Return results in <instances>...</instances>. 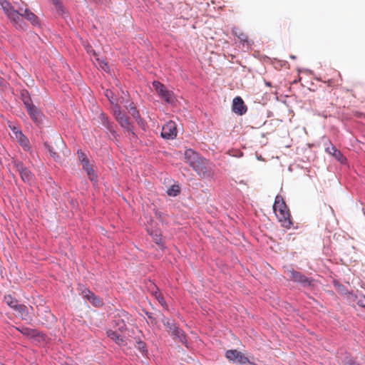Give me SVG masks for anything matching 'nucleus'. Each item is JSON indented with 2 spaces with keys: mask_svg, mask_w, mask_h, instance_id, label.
Returning <instances> with one entry per match:
<instances>
[{
  "mask_svg": "<svg viewBox=\"0 0 365 365\" xmlns=\"http://www.w3.org/2000/svg\"><path fill=\"white\" fill-rule=\"evenodd\" d=\"M273 210L282 225L289 229L292 225L291 215L283 197L281 195H277L273 205Z\"/></svg>",
  "mask_w": 365,
  "mask_h": 365,
  "instance_id": "nucleus-1",
  "label": "nucleus"
},
{
  "mask_svg": "<svg viewBox=\"0 0 365 365\" xmlns=\"http://www.w3.org/2000/svg\"><path fill=\"white\" fill-rule=\"evenodd\" d=\"M193 170L198 174V175L203 179H207L212 178L214 175V172L212 168V164L205 158H202L201 160L195 165Z\"/></svg>",
  "mask_w": 365,
  "mask_h": 365,
  "instance_id": "nucleus-2",
  "label": "nucleus"
},
{
  "mask_svg": "<svg viewBox=\"0 0 365 365\" xmlns=\"http://www.w3.org/2000/svg\"><path fill=\"white\" fill-rule=\"evenodd\" d=\"M0 5L7 18L17 26L19 21L20 8L18 10L14 9L11 4L7 0H0Z\"/></svg>",
  "mask_w": 365,
  "mask_h": 365,
  "instance_id": "nucleus-3",
  "label": "nucleus"
},
{
  "mask_svg": "<svg viewBox=\"0 0 365 365\" xmlns=\"http://www.w3.org/2000/svg\"><path fill=\"white\" fill-rule=\"evenodd\" d=\"M153 86L158 94L168 103L173 102V93L168 91L166 87L159 81H153Z\"/></svg>",
  "mask_w": 365,
  "mask_h": 365,
  "instance_id": "nucleus-4",
  "label": "nucleus"
},
{
  "mask_svg": "<svg viewBox=\"0 0 365 365\" xmlns=\"http://www.w3.org/2000/svg\"><path fill=\"white\" fill-rule=\"evenodd\" d=\"M14 165L24 182L29 183L34 180V175L21 162L14 161Z\"/></svg>",
  "mask_w": 365,
  "mask_h": 365,
  "instance_id": "nucleus-5",
  "label": "nucleus"
},
{
  "mask_svg": "<svg viewBox=\"0 0 365 365\" xmlns=\"http://www.w3.org/2000/svg\"><path fill=\"white\" fill-rule=\"evenodd\" d=\"M130 315L125 311H121L118 313L113 320V325L118 328L120 331H123L126 328V323L128 322Z\"/></svg>",
  "mask_w": 365,
  "mask_h": 365,
  "instance_id": "nucleus-6",
  "label": "nucleus"
},
{
  "mask_svg": "<svg viewBox=\"0 0 365 365\" xmlns=\"http://www.w3.org/2000/svg\"><path fill=\"white\" fill-rule=\"evenodd\" d=\"M178 130L174 121H169L163 125L161 136L165 139H173L177 136Z\"/></svg>",
  "mask_w": 365,
  "mask_h": 365,
  "instance_id": "nucleus-7",
  "label": "nucleus"
},
{
  "mask_svg": "<svg viewBox=\"0 0 365 365\" xmlns=\"http://www.w3.org/2000/svg\"><path fill=\"white\" fill-rule=\"evenodd\" d=\"M225 356L230 361L237 362L240 364H245L250 362L248 358L236 349L227 351Z\"/></svg>",
  "mask_w": 365,
  "mask_h": 365,
  "instance_id": "nucleus-8",
  "label": "nucleus"
},
{
  "mask_svg": "<svg viewBox=\"0 0 365 365\" xmlns=\"http://www.w3.org/2000/svg\"><path fill=\"white\" fill-rule=\"evenodd\" d=\"M184 155L185 162L188 163L192 168H195V165H197L202 158V157H201L192 149H187L185 151Z\"/></svg>",
  "mask_w": 365,
  "mask_h": 365,
  "instance_id": "nucleus-9",
  "label": "nucleus"
},
{
  "mask_svg": "<svg viewBox=\"0 0 365 365\" xmlns=\"http://www.w3.org/2000/svg\"><path fill=\"white\" fill-rule=\"evenodd\" d=\"M287 274L295 282L300 283L304 286L311 285L312 280L299 272L291 269L287 271Z\"/></svg>",
  "mask_w": 365,
  "mask_h": 365,
  "instance_id": "nucleus-10",
  "label": "nucleus"
},
{
  "mask_svg": "<svg viewBox=\"0 0 365 365\" xmlns=\"http://www.w3.org/2000/svg\"><path fill=\"white\" fill-rule=\"evenodd\" d=\"M83 295V297L88 299L94 307H99L103 304V300L88 289L84 290Z\"/></svg>",
  "mask_w": 365,
  "mask_h": 365,
  "instance_id": "nucleus-11",
  "label": "nucleus"
},
{
  "mask_svg": "<svg viewBox=\"0 0 365 365\" xmlns=\"http://www.w3.org/2000/svg\"><path fill=\"white\" fill-rule=\"evenodd\" d=\"M232 110L239 115H242L246 113L247 108L245 106L244 101L240 97H235L233 99Z\"/></svg>",
  "mask_w": 365,
  "mask_h": 365,
  "instance_id": "nucleus-12",
  "label": "nucleus"
},
{
  "mask_svg": "<svg viewBox=\"0 0 365 365\" xmlns=\"http://www.w3.org/2000/svg\"><path fill=\"white\" fill-rule=\"evenodd\" d=\"M31 119L36 123L42 121L43 114L34 104L26 108Z\"/></svg>",
  "mask_w": 365,
  "mask_h": 365,
  "instance_id": "nucleus-13",
  "label": "nucleus"
},
{
  "mask_svg": "<svg viewBox=\"0 0 365 365\" xmlns=\"http://www.w3.org/2000/svg\"><path fill=\"white\" fill-rule=\"evenodd\" d=\"M22 16L29 21L33 25H38L39 24L38 19L36 16L35 14H34L32 11H31L28 9H25L23 10L20 8V14L19 17Z\"/></svg>",
  "mask_w": 365,
  "mask_h": 365,
  "instance_id": "nucleus-14",
  "label": "nucleus"
},
{
  "mask_svg": "<svg viewBox=\"0 0 365 365\" xmlns=\"http://www.w3.org/2000/svg\"><path fill=\"white\" fill-rule=\"evenodd\" d=\"M83 169L86 172L88 178L91 181L96 180V175L93 169L92 165L90 163L89 160L81 163Z\"/></svg>",
  "mask_w": 365,
  "mask_h": 365,
  "instance_id": "nucleus-15",
  "label": "nucleus"
},
{
  "mask_svg": "<svg viewBox=\"0 0 365 365\" xmlns=\"http://www.w3.org/2000/svg\"><path fill=\"white\" fill-rule=\"evenodd\" d=\"M14 138L19 142L21 146L26 151L29 150L31 148L30 143L28 138L24 135L22 132L17 133Z\"/></svg>",
  "mask_w": 365,
  "mask_h": 365,
  "instance_id": "nucleus-16",
  "label": "nucleus"
},
{
  "mask_svg": "<svg viewBox=\"0 0 365 365\" xmlns=\"http://www.w3.org/2000/svg\"><path fill=\"white\" fill-rule=\"evenodd\" d=\"M173 339L178 340L180 342L186 344V336L182 330L180 329L178 327L170 332Z\"/></svg>",
  "mask_w": 365,
  "mask_h": 365,
  "instance_id": "nucleus-17",
  "label": "nucleus"
},
{
  "mask_svg": "<svg viewBox=\"0 0 365 365\" xmlns=\"http://www.w3.org/2000/svg\"><path fill=\"white\" fill-rule=\"evenodd\" d=\"M115 119L123 128L127 129L128 131L131 130L129 118L125 113H118Z\"/></svg>",
  "mask_w": 365,
  "mask_h": 365,
  "instance_id": "nucleus-18",
  "label": "nucleus"
},
{
  "mask_svg": "<svg viewBox=\"0 0 365 365\" xmlns=\"http://www.w3.org/2000/svg\"><path fill=\"white\" fill-rule=\"evenodd\" d=\"M107 336L119 345L123 343V339L117 331L108 330L107 331Z\"/></svg>",
  "mask_w": 365,
  "mask_h": 365,
  "instance_id": "nucleus-19",
  "label": "nucleus"
},
{
  "mask_svg": "<svg viewBox=\"0 0 365 365\" xmlns=\"http://www.w3.org/2000/svg\"><path fill=\"white\" fill-rule=\"evenodd\" d=\"M4 301L8 306H9L14 310L16 309V308L19 304L18 300L10 294L5 295L4 297Z\"/></svg>",
  "mask_w": 365,
  "mask_h": 365,
  "instance_id": "nucleus-20",
  "label": "nucleus"
},
{
  "mask_svg": "<svg viewBox=\"0 0 365 365\" xmlns=\"http://www.w3.org/2000/svg\"><path fill=\"white\" fill-rule=\"evenodd\" d=\"M16 312H17L18 314L23 319H26L29 316V310L26 305L22 304H19L16 309H14Z\"/></svg>",
  "mask_w": 365,
  "mask_h": 365,
  "instance_id": "nucleus-21",
  "label": "nucleus"
},
{
  "mask_svg": "<svg viewBox=\"0 0 365 365\" xmlns=\"http://www.w3.org/2000/svg\"><path fill=\"white\" fill-rule=\"evenodd\" d=\"M21 334L25 336L35 337L37 336V331L26 327H21L17 329Z\"/></svg>",
  "mask_w": 365,
  "mask_h": 365,
  "instance_id": "nucleus-22",
  "label": "nucleus"
},
{
  "mask_svg": "<svg viewBox=\"0 0 365 365\" xmlns=\"http://www.w3.org/2000/svg\"><path fill=\"white\" fill-rule=\"evenodd\" d=\"M326 152L334 156L338 160H340L343 157L341 152L332 144L326 148Z\"/></svg>",
  "mask_w": 365,
  "mask_h": 365,
  "instance_id": "nucleus-23",
  "label": "nucleus"
},
{
  "mask_svg": "<svg viewBox=\"0 0 365 365\" xmlns=\"http://www.w3.org/2000/svg\"><path fill=\"white\" fill-rule=\"evenodd\" d=\"M128 110L130 115L138 122L141 120L140 115L135 106L133 103H130L128 107Z\"/></svg>",
  "mask_w": 365,
  "mask_h": 365,
  "instance_id": "nucleus-24",
  "label": "nucleus"
},
{
  "mask_svg": "<svg viewBox=\"0 0 365 365\" xmlns=\"http://www.w3.org/2000/svg\"><path fill=\"white\" fill-rule=\"evenodd\" d=\"M234 34L237 36V38L240 40V41L243 43H247V44H250V41L249 38L246 34L241 31L239 29H236L233 31Z\"/></svg>",
  "mask_w": 365,
  "mask_h": 365,
  "instance_id": "nucleus-25",
  "label": "nucleus"
},
{
  "mask_svg": "<svg viewBox=\"0 0 365 365\" xmlns=\"http://www.w3.org/2000/svg\"><path fill=\"white\" fill-rule=\"evenodd\" d=\"M21 100L25 106L26 108L29 107V106L32 105V100L26 91H24L21 93Z\"/></svg>",
  "mask_w": 365,
  "mask_h": 365,
  "instance_id": "nucleus-26",
  "label": "nucleus"
},
{
  "mask_svg": "<svg viewBox=\"0 0 365 365\" xmlns=\"http://www.w3.org/2000/svg\"><path fill=\"white\" fill-rule=\"evenodd\" d=\"M101 119L103 125H105L110 132L114 133L113 123L108 121V117L103 113L101 114Z\"/></svg>",
  "mask_w": 365,
  "mask_h": 365,
  "instance_id": "nucleus-27",
  "label": "nucleus"
},
{
  "mask_svg": "<svg viewBox=\"0 0 365 365\" xmlns=\"http://www.w3.org/2000/svg\"><path fill=\"white\" fill-rule=\"evenodd\" d=\"M153 295L155 296V297L156 298V299L158 300L159 304H160L161 306H163L165 309H168L167 304L163 297L162 296L161 293L158 291V289L155 292H153Z\"/></svg>",
  "mask_w": 365,
  "mask_h": 365,
  "instance_id": "nucleus-28",
  "label": "nucleus"
},
{
  "mask_svg": "<svg viewBox=\"0 0 365 365\" xmlns=\"http://www.w3.org/2000/svg\"><path fill=\"white\" fill-rule=\"evenodd\" d=\"M162 322L163 324L168 328V331L169 333H170L177 327V326L168 318H163Z\"/></svg>",
  "mask_w": 365,
  "mask_h": 365,
  "instance_id": "nucleus-29",
  "label": "nucleus"
},
{
  "mask_svg": "<svg viewBox=\"0 0 365 365\" xmlns=\"http://www.w3.org/2000/svg\"><path fill=\"white\" fill-rule=\"evenodd\" d=\"M167 193L169 196L175 197L180 193V187L176 185H172L167 190Z\"/></svg>",
  "mask_w": 365,
  "mask_h": 365,
  "instance_id": "nucleus-30",
  "label": "nucleus"
},
{
  "mask_svg": "<svg viewBox=\"0 0 365 365\" xmlns=\"http://www.w3.org/2000/svg\"><path fill=\"white\" fill-rule=\"evenodd\" d=\"M44 146L47 148L48 151L49 152L51 156L55 160H58L59 158L58 155L57 153L54 150L53 148L48 143H45Z\"/></svg>",
  "mask_w": 365,
  "mask_h": 365,
  "instance_id": "nucleus-31",
  "label": "nucleus"
},
{
  "mask_svg": "<svg viewBox=\"0 0 365 365\" xmlns=\"http://www.w3.org/2000/svg\"><path fill=\"white\" fill-rule=\"evenodd\" d=\"M97 61L98 62V65L99 66L106 72H108L109 71V67H108V63L107 61H104V60H101L99 58H97Z\"/></svg>",
  "mask_w": 365,
  "mask_h": 365,
  "instance_id": "nucleus-32",
  "label": "nucleus"
},
{
  "mask_svg": "<svg viewBox=\"0 0 365 365\" xmlns=\"http://www.w3.org/2000/svg\"><path fill=\"white\" fill-rule=\"evenodd\" d=\"M77 155L78 158L81 163L88 160L86 155L81 150H78Z\"/></svg>",
  "mask_w": 365,
  "mask_h": 365,
  "instance_id": "nucleus-33",
  "label": "nucleus"
},
{
  "mask_svg": "<svg viewBox=\"0 0 365 365\" xmlns=\"http://www.w3.org/2000/svg\"><path fill=\"white\" fill-rule=\"evenodd\" d=\"M135 347L142 352L146 351V344L142 341H137Z\"/></svg>",
  "mask_w": 365,
  "mask_h": 365,
  "instance_id": "nucleus-34",
  "label": "nucleus"
},
{
  "mask_svg": "<svg viewBox=\"0 0 365 365\" xmlns=\"http://www.w3.org/2000/svg\"><path fill=\"white\" fill-rule=\"evenodd\" d=\"M106 96L108 98V99L112 104L115 103L114 95H113V93L112 92V91L106 90Z\"/></svg>",
  "mask_w": 365,
  "mask_h": 365,
  "instance_id": "nucleus-35",
  "label": "nucleus"
},
{
  "mask_svg": "<svg viewBox=\"0 0 365 365\" xmlns=\"http://www.w3.org/2000/svg\"><path fill=\"white\" fill-rule=\"evenodd\" d=\"M123 114V113L120 110V106L116 103L113 108V114L115 117L116 118L118 114Z\"/></svg>",
  "mask_w": 365,
  "mask_h": 365,
  "instance_id": "nucleus-36",
  "label": "nucleus"
},
{
  "mask_svg": "<svg viewBox=\"0 0 365 365\" xmlns=\"http://www.w3.org/2000/svg\"><path fill=\"white\" fill-rule=\"evenodd\" d=\"M9 127L13 132L14 138H15L16 135H18L17 133H21V131L17 127H16L14 125H13V126L10 125Z\"/></svg>",
  "mask_w": 365,
  "mask_h": 365,
  "instance_id": "nucleus-37",
  "label": "nucleus"
},
{
  "mask_svg": "<svg viewBox=\"0 0 365 365\" xmlns=\"http://www.w3.org/2000/svg\"><path fill=\"white\" fill-rule=\"evenodd\" d=\"M53 3L56 5L57 9L60 10L62 9V5L60 0H52Z\"/></svg>",
  "mask_w": 365,
  "mask_h": 365,
  "instance_id": "nucleus-38",
  "label": "nucleus"
},
{
  "mask_svg": "<svg viewBox=\"0 0 365 365\" xmlns=\"http://www.w3.org/2000/svg\"><path fill=\"white\" fill-rule=\"evenodd\" d=\"M155 242L158 245H160L162 242V239L160 235H155L153 237Z\"/></svg>",
  "mask_w": 365,
  "mask_h": 365,
  "instance_id": "nucleus-39",
  "label": "nucleus"
},
{
  "mask_svg": "<svg viewBox=\"0 0 365 365\" xmlns=\"http://www.w3.org/2000/svg\"><path fill=\"white\" fill-rule=\"evenodd\" d=\"M358 304L363 307H365V297H364L363 299H360L359 302H358Z\"/></svg>",
  "mask_w": 365,
  "mask_h": 365,
  "instance_id": "nucleus-40",
  "label": "nucleus"
},
{
  "mask_svg": "<svg viewBox=\"0 0 365 365\" xmlns=\"http://www.w3.org/2000/svg\"><path fill=\"white\" fill-rule=\"evenodd\" d=\"M56 143H58V144H61L62 145H64L63 141L61 139V138H58Z\"/></svg>",
  "mask_w": 365,
  "mask_h": 365,
  "instance_id": "nucleus-41",
  "label": "nucleus"
},
{
  "mask_svg": "<svg viewBox=\"0 0 365 365\" xmlns=\"http://www.w3.org/2000/svg\"><path fill=\"white\" fill-rule=\"evenodd\" d=\"M346 365H358V364L354 362H347Z\"/></svg>",
  "mask_w": 365,
  "mask_h": 365,
  "instance_id": "nucleus-42",
  "label": "nucleus"
},
{
  "mask_svg": "<svg viewBox=\"0 0 365 365\" xmlns=\"http://www.w3.org/2000/svg\"><path fill=\"white\" fill-rule=\"evenodd\" d=\"M3 84V79L0 77V86Z\"/></svg>",
  "mask_w": 365,
  "mask_h": 365,
  "instance_id": "nucleus-43",
  "label": "nucleus"
},
{
  "mask_svg": "<svg viewBox=\"0 0 365 365\" xmlns=\"http://www.w3.org/2000/svg\"><path fill=\"white\" fill-rule=\"evenodd\" d=\"M265 83H266V85H267V86H271V83H270V82H266Z\"/></svg>",
  "mask_w": 365,
  "mask_h": 365,
  "instance_id": "nucleus-44",
  "label": "nucleus"
}]
</instances>
